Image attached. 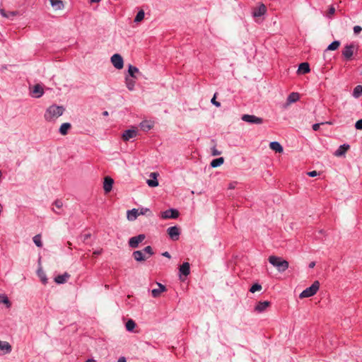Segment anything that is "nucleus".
<instances>
[{
    "label": "nucleus",
    "mask_w": 362,
    "mask_h": 362,
    "mask_svg": "<svg viewBox=\"0 0 362 362\" xmlns=\"http://www.w3.org/2000/svg\"><path fill=\"white\" fill-rule=\"evenodd\" d=\"M54 207L52 209L53 211H54L56 214H59L60 211H57V209L59 210L63 206V202L62 200L57 199L56 200L54 204Z\"/></svg>",
    "instance_id": "nucleus-28"
},
{
    "label": "nucleus",
    "mask_w": 362,
    "mask_h": 362,
    "mask_svg": "<svg viewBox=\"0 0 362 362\" xmlns=\"http://www.w3.org/2000/svg\"><path fill=\"white\" fill-rule=\"evenodd\" d=\"M89 236H90V235H88V234L85 235L84 240H86Z\"/></svg>",
    "instance_id": "nucleus-60"
},
{
    "label": "nucleus",
    "mask_w": 362,
    "mask_h": 362,
    "mask_svg": "<svg viewBox=\"0 0 362 362\" xmlns=\"http://www.w3.org/2000/svg\"><path fill=\"white\" fill-rule=\"evenodd\" d=\"M354 54V45H347L342 51V55L346 59H350Z\"/></svg>",
    "instance_id": "nucleus-11"
},
{
    "label": "nucleus",
    "mask_w": 362,
    "mask_h": 362,
    "mask_svg": "<svg viewBox=\"0 0 362 362\" xmlns=\"http://www.w3.org/2000/svg\"><path fill=\"white\" fill-rule=\"evenodd\" d=\"M100 0H91V2L93 3H98L99 2Z\"/></svg>",
    "instance_id": "nucleus-59"
},
{
    "label": "nucleus",
    "mask_w": 362,
    "mask_h": 362,
    "mask_svg": "<svg viewBox=\"0 0 362 362\" xmlns=\"http://www.w3.org/2000/svg\"><path fill=\"white\" fill-rule=\"evenodd\" d=\"M242 120L250 124H260L263 122V119L261 117H258L252 115H243L242 116Z\"/></svg>",
    "instance_id": "nucleus-6"
},
{
    "label": "nucleus",
    "mask_w": 362,
    "mask_h": 362,
    "mask_svg": "<svg viewBox=\"0 0 362 362\" xmlns=\"http://www.w3.org/2000/svg\"><path fill=\"white\" fill-rule=\"evenodd\" d=\"M318 233H320V234H322V233H323V230H320L318 231Z\"/></svg>",
    "instance_id": "nucleus-62"
},
{
    "label": "nucleus",
    "mask_w": 362,
    "mask_h": 362,
    "mask_svg": "<svg viewBox=\"0 0 362 362\" xmlns=\"http://www.w3.org/2000/svg\"><path fill=\"white\" fill-rule=\"evenodd\" d=\"M37 275L40 279L41 281L42 282V284H46L47 282V278L46 277V274H45V272L41 269H38Z\"/></svg>",
    "instance_id": "nucleus-33"
},
{
    "label": "nucleus",
    "mask_w": 362,
    "mask_h": 362,
    "mask_svg": "<svg viewBox=\"0 0 362 362\" xmlns=\"http://www.w3.org/2000/svg\"><path fill=\"white\" fill-rule=\"evenodd\" d=\"M340 45V42L338 41V40H334L333 41L330 45H329V46L327 47V48L325 49V52H324V58L325 59L326 58V52L328 51V50H336L339 48Z\"/></svg>",
    "instance_id": "nucleus-25"
},
{
    "label": "nucleus",
    "mask_w": 362,
    "mask_h": 362,
    "mask_svg": "<svg viewBox=\"0 0 362 362\" xmlns=\"http://www.w3.org/2000/svg\"><path fill=\"white\" fill-rule=\"evenodd\" d=\"M111 62L117 69H122L124 66L123 58L119 54H115L111 57Z\"/></svg>",
    "instance_id": "nucleus-4"
},
{
    "label": "nucleus",
    "mask_w": 362,
    "mask_h": 362,
    "mask_svg": "<svg viewBox=\"0 0 362 362\" xmlns=\"http://www.w3.org/2000/svg\"><path fill=\"white\" fill-rule=\"evenodd\" d=\"M71 125L70 123H69V122L63 123L60 126L59 132L63 136L66 135L68 133V131L71 129Z\"/></svg>",
    "instance_id": "nucleus-24"
},
{
    "label": "nucleus",
    "mask_w": 362,
    "mask_h": 362,
    "mask_svg": "<svg viewBox=\"0 0 362 362\" xmlns=\"http://www.w3.org/2000/svg\"><path fill=\"white\" fill-rule=\"evenodd\" d=\"M216 94L215 93L213 98L211 99V102L213 105H214L216 107H219L221 106V103L216 100Z\"/></svg>",
    "instance_id": "nucleus-44"
},
{
    "label": "nucleus",
    "mask_w": 362,
    "mask_h": 362,
    "mask_svg": "<svg viewBox=\"0 0 362 362\" xmlns=\"http://www.w3.org/2000/svg\"><path fill=\"white\" fill-rule=\"evenodd\" d=\"M51 6L54 10H62L64 8V3L62 0H49Z\"/></svg>",
    "instance_id": "nucleus-20"
},
{
    "label": "nucleus",
    "mask_w": 362,
    "mask_h": 362,
    "mask_svg": "<svg viewBox=\"0 0 362 362\" xmlns=\"http://www.w3.org/2000/svg\"><path fill=\"white\" fill-rule=\"evenodd\" d=\"M320 288V283L318 281H315L310 287L305 288L301 292L299 297L300 298H308L313 296Z\"/></svg>",
    "instance_id": "nucleus-3"
},
{
    "label": "nucleus",
    "mask_w": 362,
    "mask_h": 362,
    "mask_svg": "<svg viewBox=\"0 0 362 362\" xmlns=\"http://www.w3.org/2000/svg\"><path fill=\"white\" fill-rule=\"evenodd\" d=\"M0 350L5 351L6 353L11 351V346L7 341L0 340Z\"/></svg>",
    "instance_id": "nucleus-26"
},
{
    "label": "nucleus",
    "mask_w": 362,
    "mask_h": 362,
    "mask_svg": "<svg viewBox=\"0 0 362 362\" xmlns=\"http://www.w3.org/2000/svg\"><path fill=\"white\" fill-rule=\"evenodd\" d=\"M179 216V212L177 209H170L162 212L161 217L164 219L176 218Z\"/></svg>",
    "instance_id": "nucleus-8"
},
{
    "label": "nucleus",
    "mask_w": 362,
    "mask_h": 362,
    "mask_svg": "<svg viewBox=\"0 0 362 362\" xmlns=\"http://www.w3.org/2000/svg\"><path fill=\"white\" fill-rule=\"evenodd\" d=\"M236 186V182H231L229 184V186H228V188L232 189H234Z\"/></svg>",
    "instance_id": "nucleus-52"
},
{
    "label": "nucleus",
    "mask_w": 362,
    "mask_h": 362,
    "mask_svg": "<svg viewBox=\"0 0 362 362\" xmlns=\"http://www.w3.org/2000/svg\"><path fill=\"white\" fill-rule=\"evenodd\" d=\"M147 184L149 187H155L158 186V181L157 179L148 180Z\"/></svg>",
    "instance_id": "nucleus-42"
},
{
    "label": "nucleus",
    "mask_w": 362,
    "mask_h": 362,
    "mask_svg": "<svg viewBox=\"0 0 362 362\" xmlns=\"http://www.w3.org/2000/svg\"><path fill=\"white\" fill-rule=\"evenodd\" d=\"M163 256L166 257L168 258H170V255L168 252H165L162 254Z\"/></svg>",
    "instance_id": "nucleus-55"
},
{
    "label": "nucleus",
    "mask_w": 362,
    "mask_h": 362,
    "mask_svg": "<svg viewBox=\"0 0 362 362\" xmlns=\"http://www.w3.org/2000/svg\"><path fill=\"white\" fill-rule=\"evenodd\" d=\"M139 209V215H145L147 214V212H150L149 209L148 208H141Z\"/></svg>",
    "instance_id": "nucleus-43"
},
{
    "label": "nucleus",
    "mask_w": 362,
    "mask_h": 362,
    "mask_svg": "<svg viewBox=\"0 0 362 362\" xmlns=\"http://www.w3.org/2000/svg\"><path fill=\"white\" fill-rule=\"evenodd\" d=\"M224 162V159L222 157H220V158H216V159H214L211 162V166L212 168H217L220 165H221Z\"/></svg>",
    "instance_id": "nucleus-30"
},
{
    "label": "nucleus",
    "mask_w": 362,
    "mask_h": 362,
    "mask_svg": "<svg viewBox=\"0 0 362 362\" xmlns=\"http://www.w3.org/2000/svg\"><path fill=\"white\" fill-rule=\"evenodd\" d=\"M221 153V151H218L215 146L212 147L211 148V155L214 156H218L220 155Z\"/></svg>",
    "instance_id": "nucleus-47"
},
{
    "label": "nucleus",
    "mask_w": 362,
    "mask_h": 362,
    "mask_svg": "<svg viewBox=\"0 0 362 362\" xmlns=\"http://www.w3.org/2000/svg\"><path fill=\"white\" fill-rule=\"evenodd\" d=\"M325 124L324 122L314 124L313 125V129L314 131H317V130H319L320 125H321V124Z\"/></svg>",
    "instance_id": "nucleus-48"
},
{
    "label": "nucleus",
    "mask_w": 362,
    "mask_h": 362,
    "mask_svg": "<svg viewBox=\"0 0 362 362\" xmlns=\"http://www.w3.org/2000/svg\"><path fill=\"white\" fill-rule=\"evenodd\" d=\"M133 257L137 262L145 261L148 257L145 256L141 250H136L132 254Z\"/></svg>",
    "instance_id": "nucleus-15"
},
{
    "label": "nucleus",
    "mask_w": 362,
    "mask_h": 362,
    "mask_svg": "<svg viewBox=\"0 0 362 362\" xmlns=\"http://www.w3.org/2000/svg\"><path fill=\"white\" fill-rule=\"evenodd\" d=\"M308 175L310 176V177H315L318 175L317 172L315 171V170H313V171H310V172H308Z\"/></svg>",
    "instance_id": "nucleus-50"
},
{
    "label": "nucleus",
    "mask_w": 362,
    "mask_h": 362,
    "mask_svg": "<svg viewBox=\"0 0 362 362\" xmlns=\"http://www.w3.org/2000/svg\"><path fill=\"white\" fill-rule=\"evenodd\" d=\"M299 100V94L298 93H291L287 98V102L288 103H293Z\"/></svg>",
    "instance_id": "nucleus-29"
},
{
    "label": "nucleus",
    "mask_w": 362,
    "mask_h": 362,
    "mask_svg": "<svg viewBox=\"0 0 362 362\" xmlns=\"http://www.w3.org/2000/svg\"><path fill=\"white\" fill-rule=\"evenodd\" d=\"M0 303L6 305L7 308H10L11 304L6 295H0Z\"/></svg>",
    "instance_id": "nucleus-37"
},
{
    "label": "nucleus",
    "mask_w": 362,
    "mask_h": 362,
    "mask_svg": "<svg viewBox=\"0 0 362 362\" xmlns=\"http://www.w3.org/2000/svg\"><path fill=\"white\" fill-rule=\"evenodd\" d=\"M139 215V209H133L132 210L127 211V219L129 221H134Z\"/></svg>",
    "instance_id": "nucleus-21"
},
{
    "label": "nucleus",
    "mask_w": 362,
    "mask_h": 362,
    "mask_svg": "<svg viewBox=\"0 0 362 362\" xmlns=\"http://www.w3.org/2000/svg\"><path fill=\"white\" fill-rule=\"evenodd\" d=\"M33 93L34 97L37 98H40L44 93L42 87L39 84L35 85L33 87Z\"/></svg>",
    "instance_id": "nucleus-19"
},
{
    "label": "nucleus",
    "mask_w": 362,
    "mask_h": 362,
    "mask_svg": "<svg viewBox=\"0 0 362 362\" xmlns=\"http://www.w3.org/2000/svg\"><path fill=\"white\" fill-rule=\"evenodd\" d=\"M167 233L172 240H177L179 239L180 235V230L176 226H171L167 229Z\"/></svg>",
    "instance_id": "nucleus-7"
},
{
    "label": "nucleus",
    "mask_w": 362,
    "mask_h": 362,
    "mask_svg": "<svg viewBox=\"0 0 362 362\" xmlns=\"http://www.w3.org/2000/svg\"><path fill=\"white\" fill-rule=\"evenodd\" d=\"M158 176V173H156V172L151 173L150 175H149L150 177L155 179V180L157 179Z\"/></svg>",
    "instance_id": "nucleus-51"
},
{
    "label": "nucleus",
    "mask_w": 362,
    "mask_h": 362,
    "mask_svg": "<svg viewBox=\"0 0 362 362\" xmlns=\"http://www.w3.org/2000/svg\"><path fill=\"white\" fill-rule=\"evenodd\" d=\"M140 125L141 129L144 131H148L152 128V125L146 121L142 122Z\"/></svg>",
    "instance_id": "nucleus-39"
},
{
    "label": "nucleus",
    "mask_w": 362,
    "mask_h": 362,
    "mask_svg": "<svg viewBox=\"0 0 362 362\" xmlns=\"http://www.w3.org/2000/svg\"><path fill=\"white\" fill-rule=\"evenodd\" d=\"M113 182L114 181L111 177H106L105 178L103 182V189L106 193L110 192L112 190Z\"/></svg>",
    "instance_id": "nucleus-13"
},
{
    "label": "nucleus",
    "mask_w": 362,
    "mask_h": 362,
    "mask_svg": "<svg viewBox=\"0 0 362 362\" xmlns=\"http://www.w3.org/2000/svg\"><path fill=\"white\" fill-rule=\"evenodd\" d=\"M103 115L104 116H107V115H108V112L105 111V112H103Z\"/></svg>",
    "instance_id": "nucleus-58"
},
{
    "label": "nucleus",
    "mask_w": 362,
    "mask_h": 362,
    "mask_svg": "<svg viewBox=\"0 0 362 362\" xmlns=\"http://www.w3.org/2000/svg\"><path fill=\"white\" fill-rule=\"evenodd\" d=\"M69 277L70 275L68 273L65 272L63 274L58 275L57 276H56L54 279V281L59 284H64L68 280Z\"/></svg>",
    "instance_id": "nucleus-18"
},
{
    "label": "nucleus",
    "mask_w": 362,
    "mask_h": 362,
    "mask_svg": "<svg viewBox=\"0 0 362 362\" xmlns=\"http://www.w3.org/2000/svg\"><path fill=\"white\" fill-rule=\"evenodd\" d=\"M268 260L279 272H284L288 268V262L281 257L272 255L269 257Z\"/></svg>",
    "instance_id": "nucleus-2"
},
{
    "label": "nucleus",
    "mask_w": 362,
    "mask_h": 362,
    "mask_svg": "<svg viewBox=\"0 0 362 362\" xmlns=\"http://www.w3.org/2000/svg\"><path fill=\"white\" fill-rule=\"evenodd\" d=\"M325 124H332V123L331 122H325Z\"/></svg>",
    "instance_id": "nucleus-61"
},
{
    "label": "nucleus",
    "mask_w": 362,
    "mask_h": 362,
    "mask_svg": "<svg viewBox=\"0 0 362 362\" xmlns=\"http://www.w3.org/2000/svg\"><path fill=\"white\" fill-rule=\"evenodd\" d=\"M180 272L185 276L189 275L190 272L189 264L188 262H184L180 267Z\"/></svg>",
    "instance_id": "nucleus-22"
},
{
    "label": "nucleus",
    "mask_w": 362,
    "mask_h": 362,
    "mask_svg": "<svg viewBox=\"0 0 362 362\" xmlns=\"http://www.w3.org/2000/svg\"><path fill=\"white\" fill-rule=\"evenodd\" d=\"M137 135V132L136 129H127L124 131L122 135V138L123 141H129L131 139H133L136 137Z\"/></svg>",
    "instance_id": "nucleus-9"
},
{
    "label": "nucleus",
    "mask_w": 362,
    "mask_h": 362,
    "mask_svg": "<svg viewBox=\"0 0 362 362\" xmlns=\"http://www.w3.org/2000/svg\"><path fill=\"white\" fill-rule=\"evenodd\" d=\"M139 69L136 66H132V65H129V69H128V73L132 77V78H136V74L139 73Z\"/></svg>",
    "instance_id": "nucleus-32"
},
{
    "label": "nucleus",
    "mask_w": 362,
    "mask_h": 362,
    "mask_svg": "<svg viewBox=\"0 0 362 362\" xmlns=\"http://www.w3.org/2000/svg\"><path fill=\"white\" fill-rule=\"evenodd\" d=\"M65 109L62 105H52L45 111L44 117L46 121L52 122L62 116Z\"/></svg>",
    "instance_id": "nucleus-1"
},
{
    "label": "nucleus",
    "mask_w": 362,
    "mask_h": 362,
    "mask_svg": "<svg viewBox=\"0 0 362 362\" xmlns=\"http://www.w3.org/2000/svg\"><path fill=\"white\" fill-rule=\"evenodd\" d=\"M269 301H260L256 305L255 310L259 313H262L264 311L269 307Z\"/></svg>",
    "instance_id": "nucleus-16"
},
{
    "label": "nucleus",
    "mask_w": 362,
    "mask_h": 362,
    "mask_svg": "<svg viewBox=\"0 0 362 362\" xmlns=\"http://www.w3.org/2000/svg\"><path fill=\"white\" fill-rule=\"evenodd\" d=\"M315 266V262H312L309 264V267L310 268H313Z\"/></svg>",
    "instance_id": "nucleus-56"
},
{
    "label": "nucleus",
    "mask_w": 362,
    "mask_h": 362,
    "mask_svg": "<svg viewBox=\"0 0 362 362\" xmlns=\"http://www.w3.org/2000/svg\"><path fill=\"white\" fill-rule=\"evenodd\" d=\"M350 148L349 144H344L341 145L334 153V156L336 157L344 156L346 151Z\"/></svg>",
    "instance_id": "nucleus-10"
},
{
    "label": "nucleus",
    "mask_w": 362,
    "mask_h": 362,
    "mask_svg": "<svg viewBox=\"0 0 362 362\" xmlns=\"http://www.w3.org/2000/svg\"><path fill=\"white\" fill-rule=\"evenodd\" d=\"M136 326L135 322L130 319L126 322V329L127 331L132 332Z\"/></svg>",
    "instance_id": "nucleus-35"
},
{
    "label": "nucleus",
    "mask_w": 362,
    "mask_h": 362,
    "mask_svg": "<svg viewBox=\"0 0 362 362\" xmlns=\"http://www.w3.org/2000/svg\"><path fill=\"white\" fill-rule=\"evenodd\" d=\"M298 71L303 74H306L310 71L309 64L307 62L301 63L298 67Z\"/></svg>",
    "instance_id": "nucleus-27"
},
{
    "label": "nucleus",
    "mask_w": 362,
    "mask_h": 362,
    "mask_svg": "<svg viewBox=\"0 0 362 362\" xmlns=\"http://www.w3.org/2000/svg\"><path fill=\"white\" fill-rule=\"evenodd\" d=\"M262 289V286L259 284H253L251 288H250V291L251 293H255L256 291H259Z\"/></svg>",
    "instance_id": "nucleus-41"
},
{
    "label": "nucleus",
    "mask_w": 362,
    "mask_h": 362,
    "mask_svg": "<svg viewBox=\"0 0 362 362\" xmlns=\"http://www.w3.org/2000/svg\"><path fill=\"white\" fill-rule=\"evenodd\" d=\"M353 30H354V34L358 35L361 32L362 28L359 25H355L354 27Z\"/></svg>",
    "instance_id": "nucleus-45"
},
{
    "label": "nucleus",
    "mask_w": 362,
    "mask_h": 362,
    "mask_svg": "<svg viewBox=\"0 0 362 362\" xmlns=\"http://www.w3.org/2000/svg\"><path fill=\"white\" fill-rule=\"evenodd\" d=\"M144 16H145L144 11L143 10L139 11L137 13V14L134 18V22L135 23L141 22L144 18Z\"/></svg>",
    "instance_id": "nucleus-36"
},
{
    "label": "nucleus",
    "mask_w": 362,
    "mask_h": 362,
    "mask_svg": "<svg viewBox=\"0 0 362 362\" xmlns=\"http://www.w3.org/2000/svg\"><path fill=\"white\" fill-rule=\"evenodd\" d=\"M146 236L144 234L134 236L129 240V246L132 248H137L139 243L143 242Z\"/></svg>",
    "instance_id": "nucleus-5"
},
{
    "label": "nucleus",
    "mask_w": 362,
    "mask_h": 362,
    "mask_svg": "<svg viewBox=\"0 0 362 362\" xmlns=\"http://www.w3.org/2000/svg\"><path fill=\"white\" fill-rule=\"evenodd\" d=\"M269 147L272 150L277 153H281L284 151L282 146L277 141L271 142L269 144Z\"/></svg>",
    "instance_id": "nucleus-23"
},
{
    "label": "nucleus",
    "mask_w": 362,
    "mask_h": 362,
    "mask_svg": "<svg viewBox=\"0 0 362 362\" xmlns=\"http://www.w3.org/2000/svg\"><path fill=\"white\" fill-rule=\"evenodd\" d=\"M126 85L127 88L129 90H133L134 86H135V81L132 78H129L128 77L126 78Z\"/></svg>",
    "instance_id": "nucleus-34"
},
{
    "label": "nucleus",
    "mask_w": 362,
    "mask_h": 362,
    "mask_svg": "<svg viewBox=\"0 0 362 362\" xmlns=\"http://www.w3.org/2000/svg\"><path fill=\"white\" fill-rule=\"evenodd\" d=\"M355 128L358 130L362 129V119L358 120L355 124Z\"/></svg>",
    "instance_id": "nucleus-46"
},
{
    "label": "nucleus",
    "mask_w": 362,
    "mask_h": 362,
    "mask_svg": "<svg viewBox=\"0 0 362 362\" xmlns=\"http://www.w3.org/2000/svg\"><path fill=\"white\" fill-rule=\"evenodd\" d=\"M335 13V8L333 6H331L329 9L327 16L330 17L332 15H333Z\"/></svg>",
    "instance_id": "nucleus-49"
},
{
    "label": "nucleus",
    "mask_w": 362,
    "mask_h": 362,
    "mask_svg": "<svg viewBox=\"0 0 362 362\" xmlns=\"http://www.w3.org/2000/svg\"><path fill=\"white\" fill-rule=\"evenodd\" d=\"M144 254L148 255V258L153 255V249L151 246H146L144 247V249L142 250Z\"/></svg>",
    "instance_id": "nucleus-40"
},
{
    "label": "nucleus",
    "mask_w": 362,
    "mask_h": 362,
    "mask_svg": "<svg viewBox=\"0 0 362 362\" xmlns=\"http://www.w3.org/2000/svg\"><path fill=\"white\" fill-rule=\"evenodd\" d=\"M117 362H127V360H126L125 357L122 356V357L119 358Z\"/></svg>",
    "instance_id": "nucleus-54"
},
{
    "label": "nucleus",
    "mask_w": 362,
    "mask_h": 362,
    "mask_svg": "<svg viewBox=\"0 0 362 362\" xmlns=\"http://www.w3.org/2000/svg\"><path fill=\"white\" fill-rule=\"evenodd\" d=\"M353 96L356 98H359L362 95V86H356L353 90Z\"/></svg>",
    "instance_id": "nucleus-31"
},
{
    "label": "nucleus",
    "mask_w": 362,
    "mask_h": 362,
    "mask_svg": "<svg viewBox=\"0 0 362 362\" xmlns=\"http://www.w3.org/2000/svg\"><path fill=\"white\" fill-rule=\"evenodd\" d=\"M158 286V288H153L151 290V294L153 298H158L160 296V294L166 291V288L164 285L160 283H156Z\"/></svg>",
    "instance_id": "nucleus-12"
},
{
    "label": "nucleus",
    "mask_w": 362,
    "mask_h": 362,
    "mask_svg": "<svg viewBox=\"0 0 362 362\" xmlns=\"http://www.w3.org/2000/svg\"><path fill=\"white\" fill-rule=\"evenodd\" d=\"M266 11V6L264 4H261L253 10L252 14L255 17H260L263 16Z\"/></svg>",
    "instance_id": "nucleus-14"
},
{
    "label": "nucleus",
    "mask_w": 362,
    "mask_h": 362,
    "mask_svg": "<svg viewBox=\"0 0 362 362\" xmlns=\"http://www.w3.org/2000/svg\"><path fill=\"white\" fill-rule=\"evenodd\" d=\"M101 252H102V250H95V251L93 252V255H95V256H97V255H100Z\"/></svg>",
    "instance_id": "nucleus-53"
},
{
    "label": "nucleus",
    "mask_w": 362,
    "mask_h": 362,
    "mask_svg": "<svg viewBox=\"0 0 362 362\" xmlns=\"http://www.w3.org/2000/svg\"><path fill=\"white\" fill-rule=\"evenodd\" d=\"M0 13L1 15L6 18L12 20L13 17L17 16L18 14V11H10V12H6V11L4 8H0Z\"/></svg>",
    "instance_id": "nucleus-17"
},
{
    "label": "nucleus",
    "mask_w": 362,
    "mask_h": 362,
    "mask_svg": "<svg viewBox=\"0 0 362 362\" xmlns=\"http://www.w3.org/2000/svg\"><path fill=\"white\" fill-rule=\"evenodd\" d=\"M33 239V242L36 245V246H37L38 247H42V243L41 240L40 235L38 234V235H35Z\"/></svg>",
    "instance_id": "nucleus-38"
},
{
    "label": "nucleus",
    "mask_w": 362,
    "mask_h": 362,
    "mask_svg": "<svg viewBox=\"0 0 362 362\" xmlns=\"http://www.w3.org/2000/svg\"><path fill=\"white\" fill-rule=\"evenodd\" d=\"M85 362H95V360H93V359H92V358H91V359H88V360H87L86 361H85Z\"/></svg>",
    "instance_id": "nucleus-57"
}]
</instances>
